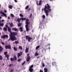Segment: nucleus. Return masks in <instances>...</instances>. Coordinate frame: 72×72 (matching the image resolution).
Listing matches in <instances>:
<instances>
[{
  "mask_svg": "<svg viewBox=\"0 0 72 72\" xmlns=\"http://www.w3.org/2000/svg\"><path fill=\"white\" fill-rule=\"evenodd\" d=\"M27 56V57H30V54L29 53L28 54Z\"/></svg>",
  "mask_w": 72,
  "mask_h": 72,
  "instance_id": "48",
  "label": "nucleus"
},
{
  "mask_svg": "<svg viewBox=\"0 0 72 72\" xmlns=\"http://www.w3.org/2000/svg\"><path fill=\"white\" fill-rule=\"evenodd\" d=\"M26 31H29V29L28 28H26Z\"/></svg>",
  "mask_w": 72,
  "mask_h": 72,
  "instance_id": "43",
  "label": "nucleus"
},
{
  "mask_svg": "<svg viewBox=\"0 0 72 72\" xmlns=\"http://www.w3.org/2000/svg\"><path fill=\"white\" fill-rule=\"evenodd\" d=\"M40 72H43V71L41 69H40Z\"/></svg>",
  "mask_w": 72,
  "mask_h": 72,
  "instance_id": "54",
  "label": "nucleus"
},
{
  "mask_svg": "<svg viewBox=\"0 0 72 72\" xmlns=\"http://www.w3.org/2000/svg\"><path fill=\"white\" fill-rule=\"evenodd\" d=\"M28 8H29V5H28L25 7V10H27V9H28Z\"/></svg>",
  "mask_w": 72,
  "mask_h": 72,
  "instance_id": "20",
  "label": "nucleus"
},
{
  "mask_svg": "<svg viewBox=\"0 0 72 72\" xmlns=\"http://www.w3.org/2000/svg\"><path fill=\"white\" fill-rule=\"evenodd\" d=\"M8 19H10V17H8Z\"/></svg>",
  "mask_w": 72,
  "mask_h": 72,
  "instance_id": "57",
  "label": "nucleus"
},
{
  "mask_svg": "<svg viewBox=\"0 0 72 72\" xmlns=\"http://www.w3.org/2000/svg\"><path fill=\"white\" fill-rule=\"evenodd\" d=\"M28 25L26 24L25 25V27H26V28H28Z\"/></svg>",
  "mask_w": 72,
  "mask_h": 72,
  "instance_id": "42",
  "label": "nucleus"
},
{
  "mask_svg": "<svg viewBox=\"0 0 72 72\" xmlns=\"http://www.w3.org/2000/svg\"><path fill=\"white\" fill-rule=\"evenodd\" d=\"M3 30L5 32H6V31H7V28L6 27H4Z\"/></svg>",
  "mask_w": 72,
  "mask_h": 72,
  "instance_id": "18",
  "label": "nucleus"
},
{
  "mask_svg": "<svg viewBox=\"0 0 72 72\" xmlns=\"http://www.w3.org/2000/svg\"><path fill=\"white\" fill-rule=\"evenodd\" d=\"M1 44H2V45H5V44L4 43V42H1Z\"/></svg>",
  "mask_w": 72,
  "mask_h": 72,
  "instance_id": "44",
  "label": "nucleus"
},
{
  "mask_svg": "<svg viewBox=\"0 0 72 72\" xmlns=\"http://www.w3.org/2000/svg\"><path fill=\"white\" fill-rule=\"evenodd\" d=\"M13 8V6H12V5H10L9 6V9H12V8Z\"/></svg>",
  "mask_w": 72,
  "mask_h": 72,
  "instance_id": "25",
  "label": "nucleus"
},
{
  "mask_svg": "<svg viewBox=\"0 0 72 72\" xmlns=\"http://www.w3.org/2000/svg\"><path fill=\"white\" fill-rule=\"evenodd\" d=\"M28 10H31V8H29L28 9Z\"/></svg>",
  "mask_w": 72,
  "mask_h": 72,
  "instance_id": "59",
  "label": "nucleus"
},
{
  "mask_svg": "<svg viewBox=\"0 0 72 72\" xmlns=\"http://www.w3.org/2000/svg\"><path fill=\"white\" fill-rule=\"evenodd\" d=\"M46 5L47 6V7L45 5L44 6L45 8H44V9L42 8V10L43 12H44H44L45 13H46V16H48L49 15V12H51V9H50V7L49 4H47Z\"/></svg>",
  "mask_w": 72,
  "mask_h": 72,
  "instance_id": "1",
  "label": "nucleus"
},
{
  "mask_svg": "<svg viewBox=\"0 0 72 72\" xmlns=\"http://www.w3.org/2000/svg\"><path fill=\"white\" fill-rule=\"evenodd\" d=\"M4 26V24L3 23H1L0 24V26H2L3 27Z\"/></svg>",
  "mask_w": 72,
  "mask_h": 72,
  "instance_id": "34",
  "label": "nucleus"
},
{
  "mask_svg": "<svg viewBox=\"0 0 72 72\" xmlns=\"http://www.w3.org/2000/svg\"><path fill=\"white\" fill-rule=\"evenodd\" d=\"M13 58L14 59V60H16L17 59V57H16L15 55L14 56Z\"/></svg>",
  "mask_w": 72,
  "mask_h": 72,
  "instance_id": "16",
  "label": "nucleus"
},
{
  "mask_svg": "<svg viewBox=\"0 0 72 72\" xmlns=\"http://www.w3.org/2000/svg\"><path fill=\"white\" fill-rule=\"evenodd\" d=\"M7 58V60H9V58Z\"/></svg>",
  "mask_w": 72,
  "mask_h": 72,
  "instance_id": "58",
  "label": "nucleus"
},
{
  "mask_svg": "<svg viewBox=\"0 0 72 72\" xmlns=\"http://www.w3.org/2000/svg\"><path fill=\"white\" fill-rule=\"evenodd\" d=\"M10 15L11 17H14V15L13 14H11Z\"/></svg>",
  "mask_w": 72,
  "mask_h": 72,
  "instance_id": "35",
  "label": "nucleus"
},
{
  "mask_svg": "<svg viewBox=\"0 0 72 72\" xmlns=\"http://www.w3.org/2000/svg\"><path fill=\"white\" fill-rule=\"evenodd\" d=\"M32 14H30V18H31V17H32Z\"/></svg>",
  "mask_w": 72,
  "mask_h": 72,
  "instance_id": "50",
  "label": "nucleus"
},
{
  "mask_svg": "<svg viewBox=\"0 0 72 72\" xmlns=\"http://www.w3.org/2000/svg\"><path fill=\"white\" fill-rule=\"evenodd\" d=\"M26 22H28V21H29V20H28V19H26Z\"/></svg>",
  "mask_w": 72,
  "mask_h": 72,
  "instance_id": "51",
  "label": "nucleus"
},
{
  "mask_svg": "<svg viewBox=\"0 0 72 72\" xmlns=\"http://www.w3.org/2000/svg\"><path fill=\"white\" fill-rule=\"evenodd\" d=\"M0 13L1 14H3L5 17H6V18H7V15H6V14H5L2 11H1L0 12Z\"/></svg>",
  "mask_w": 72,
  "mask_h": 72,
  "instance_id": "7",
  "label": "nucleus"
},
{
  "mask_svg": "<svg viewBox=\"0 0 72 72\" xmlns=\"http://www.w3.org/2000/svg\"><path fill=\"white\" fill-rule=\"evenodd\" d=\"M13 66V64H10L9 65V66L10 67H12V66Z\"/></svg>",
  "mask_w": 72,
  "mask_h": 72,
  "instance_id": "46",
  "label": "nucleus"
},
{
  "mask_svg": "<svg viewBox=\"0 0 72 72\" xmlns=\"http://www.w3.org/2000/svg\"><path fill=\"white\" fill-rule=\"evenodd\" d=\"M18 26L19 27H21V23H19L18 24Z\"/></svg>",
  "mask_w": 72,
  "mask_h": 72,
  "instance_id": "38",
  "label": "nucleus"
},
{
  "mask_svg": "<svg viewBox=\"0 0 72 72\" xmlns=\"http://www.w3.org/2000/svg\"><path fill=\"white\" fill-rule=\"evenodd\" d=\"M22 55V51H21L19 53H17V57H19L20 56H21Z\"/></svg>",
  "mask_w": 72,
  "mask_h": 72,
  "instance_id": "9",
  "label": "nucleus"
},
{
  "mask_svg": "<svg viewBox=\"0 0 72 72\" xmlns=\"http://www.w3.org/2000/svg\"><path fill=\"white\" fill-rule=\"evenodd\" d=\"M3 57L2 56H0V60H2V59H3Z\"/></svg>",
  "mask_w": 72,
  "mask_h": 72,
  "instance_id": "36",
  "label": "nucleus"
},
{
  "mask_svg": "<svg viewBox=\"0 0 72 72\" xmlns=\"http://www.w3.org/2000/svg\"><path fill=\"white\" fill-rule=\"evenodd\" d=\"M26 23L27 25L30 24V23H29V22H27V21H26Z\"/></svg>",
  "mask_w": 72,
  "mask_h": 72,
  "instance_id": "39",
  "label": "nucleus"
},
{
  "mask_svg": "<svg viewBox=\"0 0 72 72\" xmlns=\"http://www.w3.org/2000/svg\"><path fill=\"white\" fill-rule=\"evenodd\" d=\"M30 57H28L26 59V62H28L30 61Z\"/></svg>",
  "mask_w": 72,
  "mask_h": 72,
  "instance_id": "11",
  "label": "nucleus"
},
{
  "mask_svg": "<svg viewBox=\"0 0 72 72\" xmlns=\"http://www.w3.org/2000/svg\"><path fill=\"white\" fill-rule=\"evenodd\" d=\"M4 13H6V12H7V11H6V10H4Z\"/></svg>",
  "mask_w": 72,
  "mask_h": 72,
  "instance_id": "53",
  "label": "nucleus"
},
{
  "mask_svg": "<svg viewBox=\"0 0 72 72\" xmlns=\"http://www.w3.org/2000/svg\"><path fill=\"white\" fill-rule=\"evenodd\" d=\"M21 18L19 19V18H18L17 19V21L18 22V23H19L21 22Z\"/></svg>",
  "mask_w": 72,
  "mask_h": 72,
  "instance_id": "17",
  "label": "nucleus"
},
{
  "mask_svg": "<svg viewBox=\"0 0 72 72\" xmlns=\"http://www.w3.org/2000/svg\"><path fill=\"white\" fill-rule=\"evenodd\" d=\"M42 3V1L41 0H40L39 1V4H38V1L37 2V5H41V3Z\"/></svg>",
  "mask_w": 72,
  "mask_h": 72,
  "instance_id": "10",
  "label": "nucleus"
},
{
  "mask_svg": "<svg viewBox=\"0 0 72 72\" xmlns=\"http://www.w3.org/2000/svg\"><path fill=\"white\" fill-rule=\"evenodd\" d=\"M43 50H44L45 51H46V50L44 49Z\"/></svg>",
  "mask_w": 72,
  "mask_h": 72,
  "instance_id": "61",
  "label": "nucleus"
},
{
  "mask_svg": "<svg viewBox=\"0 0 72 72\" xmlns=\"http://www.w3.org/2000/svg\"><path fill=\"white\" fill-rule=\"evenodd\" d=\"M8 31L10 32V33L12 32H11V28L10 27H8Z\"/></svg>",
  "mask_w": 72,
  "mask_h": 72,
  "instance_id": "12",
  "label": "nucleus"
},
{
  "mask_svg": "<svg viewBox=\"0 0 72 72\" xmlns=\"http://www.w3.org/2000/svg\"><path fill=\"white\" fill-rule=\"evenodd\" d=\"M10 60L11 61H13V60H14V59L13 58H11L10 59Z\"/></svg>",
  "mask_w": 72,
  "mask_h": 72,
  "instance_id": "41",
  "label": "nucleus"
},
{
  "mask_svg": "<svg viewBox=\"0 0 72 72\" xmlns=\"http://www.w3.org/2000/svg\"><path fill=\"white\" fill-rule=\"evenodd\" d=\"M9 55H5V57L6 58H9Z\"/></svg>",
  "mask_w": 72,
  "mask_h": 72,
  "instance_id": "31",
  "label": "nucleus"
},
{
  "mask_svg": "<svg viewBox=\"0 0 72 72\" xmlns=\"http://www.w3.org/2000/svg\"><path fill=\"white\" fill-rule=\"evenodd\" d=\"M25 51L26 53H28V48H26L25 50Z\"/></svg>",
  "mask_w": 72,
  "mask_h": 72,
  "instance_id": "23",
  "label": "nucleus"
},
{
  "mask_svg": "<svg viewBox=\"0 0 72 72\" xmlns=\"http://www.w3.org/2000/svg\"><path fill=\"white\" fill-rule=\"evenodd\" d=\"M26 40H28V42H30L31 40L32 39V38H31L30 37H29V35H26Z\"/></svg>",
  "mask_w": 72,
  "mask_h": 72,
  "instance_id": "4",
  "label": "nucleus"
},
{
  "mask_svg": "<svg viewBox=\"0 0 72 72\" xmlns=\"http://www.w3.org/2000/svg\"><path fill=\"white\" fill-rule=\"evenodd\" d=\"M19 48L20 49V50H22V46H19Z\"/></svg>",
  "mask_w": 72,
  "mask_h": 72,
  "instance_id": "27",
  "label": "nucleus"
},
{
  "mask_svg": "<svg viewBox=\"0 0 72 72\" xmlns=\"http://www.w3.org/2000/svg\"><path fill=\"white\" fill-rule=\"evenodd\" d=\"M3 48L0 46V53L1 51H3Z\"/></svg>",
  "mask_w": 72,
  "mask_h": 72,
  "instance_id": "15",
  "label": "nucleus"
},
{
  "mask_svg": "<svg viewBox=\"0 0 72 72\" xmlns=\"http://www.w3.org/2000/svg\"><path fill=\"white\" fill-rule=\"evenodd\" d=\"M7 53H8V52L7 51H5L4 53V54L5 55H7Z\"/></svg>",
  "mask_w": 72,
  "mask_h": 72,
  "instance_id": "32",
  "label": "nucleus"
},
{
  "mask_svg": "<svg viewBox=\"0 0 72 72\" xmlns=\"http://www.w3.org/2000/svg\"><path fill=\"white\" fill-rule=\"evenodd\" d=\"M10 26L11 27H12L13 26V23L11 22L10 24Z\"/></svg>",
  "mask_w": 72,
  "mask_h": 72,
  "instance_id": "24",
  "label": "nucleus"
},
{
  "mask_svg": "<svg viewBox=\"0 0 72 72\" xmlns=\"http://www.w3.org/2000/svg\"><path fill=\"white\" fill-rule=\"evenodd\" d=\"M42 66L44 67H45V64H44V63H42Z\"/></svg>",
  "mask_w": 72,
  "mask_h": 72,
  "instance_id": "52",
  "label": "nucleus"
},
{
  "mask_svg": "<svg viewBox=\"0 0 72 72\" xmlns=\"http://www.w3.org/2000/svg\"><path fill=\"white\" fill-rule=\"evenodd\" d=\"M33 67V65H32L30 66L29 69V70L30 72H33V69L32 68Z\"/></svg>",
  "mask_w": 72,
  "mask_h": 72,
  "instance_id": "3",
  "label": "nucleus"
},
{
  "mask_svg": "<svg viewBox=\"0 0 72 72\" xmlns=\"http://www.w3.org/2000/svg\"><path fill=\"white\" fill-rule=\"evenodd\" d=\"M44 72H48V69L46 68L44 69Z\"/></svg>",
  "mask_w": 72,
  "mask_h": 72,
  "instance_id": "29",
  "label": "nucleus"
},
{
  "mask_svg": "<svg viewBox=\"0 0 72 72\" xmlns=\"http://www.w3.org/2000/svg\"><path fill=\"white\" fill-rule=\"evenodd\" d=\"M1 17H4V15H1Z\"/></svg>",
  "mask_w": 72,
  "mask_h": 72,
  "instance_id": "60",
  "label": "nucleus"
},
{
  "mask_svg": "<svg viewBox=\"0 0 72 72\" xmlns=\"http://www.w3.org/2000/svg\"><path fill=\"white\" fill-rule=\"evenodd\" d=\"M20 19H21V20L22 21H23L24 20H26V18H23V17H22L21 18H20Z\"/></svg>",
  "mask_w": 72,
  "mask_h": 72,
  "instance_id": "21",
  "label": "nucleus"
},
{
  "mask_svg": "<svg viewBox=\"0 0 72 72\" xmlns=\"http://www.w3.org/2000/svg\"><path fill=\"white\" fill-rule=\"evenodd\" d=\"M13 69H12L10 71V72H13Z\"/></svg>",
  "mask_w": 72,
  "mask_h": 72,
  "instance_id": "49",
  "label": "nucleus"
},
{
  "mask_svg": "<svg viewBox=\"0 0 72 72\" xmlns=\"http://www.w3.org/2000/svg\"><path fill=\"white\" fill-rule=\"evenodd\" d=\"M10 39L11 41H16V40H17V38L15 37V36L10 34Z\"/></svg>",
  "mask_w": 72,
  "mask_h": 72,
  "instance_id": "2",
  "label": "nucleus"
},
{
  "mask_svg": "<svg viewBox=\"0 0 72 72\" xmlns=\"http://www.w3.org/2000/svg\"><path fill=\"white\" fill-rule=\"evenodd\" d=\"M10 35H13V36H16L17 34V32H12L10 33Z\"/></svg>",
  "mask_w": 72,
  "mask_h": 72,
  "instance_id": "8",
  "label": "nucleus"
},
{
  "mask_svg": "<svg viewBox=\"0 0 72 72\" xmlns=\"http://www.w3.org/2000/svg\"><path fill=\"white\" fill-rule=\"evenodd\" d=\"M25 63H26V61H24L23 62V63L22 64V66H23L24 64H25Z\"/></svg>",
  "mask_w": 72,
  "mask_h": 72,
  "instance_id": "33",
  "label": "nucleus"
},
{
  "mask_svg": "<svg viewBox=\"0 0 72 72\" xmlns=\"http://www.w3.org/2000/svg\"><path fill=\"white\" fill-rule=\"evenodd\" d=\"M12 30L13 31H18V29L15 28H12Z\"/></svg>",
  "mask_w": 72,
  "mask_h": 72,
  "instance_id": "13",
  "label": "nucleus"
},
{
  "mask_svg": "<svg viewBox=\"0 0 72 72\" xmlns=\"http://www.w3.org/2000/svg\"><path fill=\"white\" fill-rule=\"evenodd\" d=\"M22 60L21 59H19L18 60H17V62H20L21 61V60Z\"/></svg>",
  "mask_w": 72,
  "mask_h": 72,
  "instance_id": "45",
  "label": "nucleus"
},
{
  "mask_svg": "<svg viewBox=\"0 0 72 72\" xmlns=\"http://www.w3.org/2000/svg\"><path fill=\"white\" fill-rule=\"evenodd\" d=\"M5 48L6 49H8L10 50L12 49V48H11V46H10V45L6 46H5Z\"/></svg>",
  "mask_w": 72,
  "mask_h": 72,
  "instance_id": "6",
  "label": "nucleus"
},
{
  "mask_svg": "<svg viewBox=\"0 0 72 72\" xmlns=\"http://www.w3.org/2000/svg\"><path fill=\"white\" fill-rule=\"evenodd\" d=\"M4 22V20H2V22Z\"/></svg>",
  "mask_w": 72,
  "mask_h": 72,
  "instance_id": "56",
  "label": "nucleus"
},
{
  "mask_svg": "<svg viewBox=\"0 0 72 72\" xmlns=\"http://www.w3.org/2000/svg\"><path fill=\"white\" fill-rule=\"evenodd\" d=\"M14 1L15 3H17V0H14Z\"/></svg>",
  "mask_w": 72,
  "mask_h": 72,
  "instance_id": "55",
  "label": "nucleus"
},
{
  "mask_svg": "<svg viewBox=\"0 0 72 72\" xmlns=\"http://www.w3.org/2000/svg\"><path fill=\"white\" fill-rule=\"evenodd\" d=\"M19 30H20V32H23V28L22 27H21L19 28Z\"/></svg>",
  "mask_w": 72,
  "mask_h": 72,
  "instance_id": "14",
  "label": "nucleus"
},
{
  "mask_svg": "<svg viewBox=\"0 0 72 72\" xmlns=\"http://www.w3.org/2000/svg\"><path fill=\"white\" fill-rule=\"evenodd\" d=\"M42 17L44 19H45V15H43L42 16Z\"/></svg>",
  "mask_w": 72,
  "mask_h": 72,
  "instance_id": "40",
  "label": "nucleus"
},
{
  "mask_svg": "<svg viewBox=\"0 0 72 72\" xmlns=\"http://www.w3.org/2000/svg\"><path fill=\"white\" fill-rule=\"evenodd\" d=\"M1 18V16H0V19Z\"/></svg>",
  "mask_w": 72,
  "mask_h": 72,
  "instance_id": "64",
  "label": "nucleus"
},
{
  "mask_svg": "<svg viewBox=\"0 0 72 72\" xmlns=\"http://www.w3.org/2000/svg\"><path fill=\"white\" fill-rule=\"evenodd\" d=\"M13 49L15 51H17V48L15 47H13Z\"/></svg>",
  "mask_w": 72,
  "mask_h": 72,
  "instance_id": "22",
  "label": "nucleus"
},
{
  "mask_svg": "<svg viewBox=\"0 0 72 72\" xmlns=\"http://www.w3.org/2000/svg\"><path fill=\"white\" fill-rule=\"evenodd\" d=\"M8 35H4L3 36H1V39H5V38H8Z\"/></svg>",
  "mask_w": 72,
  "mask_h": 72,
  "instance_id": "5",
  "label": "nucleus"
},
{
  "mask_svg": "<svg viewBox=\"0 0 72 72\" xmlns=\"http://www.w3.org/2000/svg\"><path fill=\"white\" fill-rule=\"evenodd\" d=\"M19 15L20 17H23V15L22 14H19Z\"/></svg>",
  "mask_w": 72,
  "mask_h": 72,
  "instance_id": "37",
  "label": "nucleus"
},
{
  "mask_svg": "<svg viewBox=\"0 0 72 72\" xmlns=\"http://www.w3.org/2000/svg\"><path fill=\"white\" fill-rule=\"evenodd\" d=\"M10 39H8V41H10Z\"/></svg>",
  "mask_w": 72,
  "mask_h": 72,
  "instance_id": "62",
  "label": "nucleus"
},
{
  "mask_svg": "<svg viewBox=\"0 0 72 72\" xmlns=\"http://www.w3.org/2000/svg\"><path fill=\"white\" fill-rule=\"evenodd\" d=\"M5 26L6 27V28H8V26L7 25H5Z\"/></svg>",
  "mask_w": 72,
  "mask_h": 72,
  "instance_id": "47",
  "label": "nucleus"
},
{
  "mask_svg": "<svg viewBox=\"0 0 72 72\" xmlns=\"http://www.w3.org/2000/svg\"><path fill=\"white\" fill-rule=\"evenodd\" d=\"M1 21H0V24H1Z\"/></svg>",
  "mask_w": 72,
  "mask_h": 72,
  "instance_id": "63",
  "label": "nucleus"
},
{
  "mask_svg": "<svg viewBox=\"0 0 72 72\" xmlns=\"http://www.w3.org/2000/svg\"><path fill=\"white\" fill-rule=\"evenodd\" d=\"M56 65V64L55 62H54L52 63V66H55Z\"/></svg>",
  "mask_w": 72,
  "mask_h": 72,
  "instance_id": "30",
  "label": "nucleus"
},
{
  "mask_svg": "<svg viewBox=\"0 0 72 72\" xmlns=\"http://www.w3.org/2000/svg\"><path fill=\"white\" fill-rule=\"evenodd\" d=\"M14 43L15 44H19V42L18 41H15Z\"/></svg>",
  "mask_w": 72,
  "mask_h": 72,
  "instance_id": "28",
  "label": "nucleus"
},
{
  "mask_svg": "<svg viewBox=\"0 0 72 72\" xmlns=\"http://www.w3.org/2000/svg\"><path fill=\"white\" fill-rule=\"evenodd\" d=\"M35 57H36L38 55H39V53H37V51L36 52V53H35Z\"/></svg>",
  "mask_w": 72,
  "mask_h": 72,
  "instance_id": "19",
  "label": "nucleus"
},
{
  "mask_svg": "<svg viewBox=\"0 0 72 72\" xmlns=\"http://www.w3.org/2000/svg\"><path fill=\"white\" fill-rule=\"evenodd\" d=\"M39 48H40V46H37L35 48L36 50H37Z\"/></svg>",
  "mask_w": 72,
  "mask_h": 72,
  "instance_id": "26",
  "label": "nucleus"
}]
</instances>
